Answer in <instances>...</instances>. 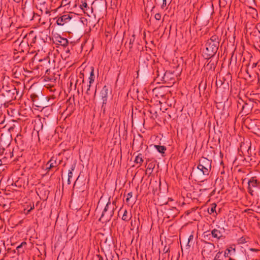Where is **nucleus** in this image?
<instances>
[{
	"instance_id": "1",
	"label": "nucleus",
	"mask_w": 260,
	"mask_h": 260,
	"mask_svg": "<svg viewBox=\"0 0 260 260\" xmlns=\"http://www.w3.org/2000/svg\"><path fill=\"white\" fill-rule=\"evenodd\" d=\"M218 47V42L216 40V37L213 36L207 41L206 44L205 49L203 50V55L206 59L214 56Z\"/></svg>"
},
{
	"instance_id": "2",
	"label": "nucleus",
	"mask_w": 260,
	"mask_h": 260,
	"mask_svg": "<svg viewBox=\"0 0 260 260\" xmlns=\"http://www.w3.org/2000/svg\"><path fill=\"white\" fill-rule=\"evenodd\" d=\"M211 168V162L208 159L203 157L200 160L198 169L204 175H208Z\"/></svg>"
},
{
	"instance_id": "3",
	"label": "nucleus",
	"mask_w": 260,
	"mask_h": 260,
	"mask_svg": "<svg viewBox=\"0 0 260 260\" xmlns=\"http://www.w3.org/2000/svg\"><path fill=\"white\" fill-rule=\"evenodd\" d=\"M248 190L249 193L253 195V192L254 191V189L258 187V183L257 181L254 178H252L248 181Z\"/></svg>"
},
{
	"instance_id": "4",
	"label": "nucleus",
	"mask_w": 260,
	"mask_h": 260,
	"mask_svg": "<svg viewBox=\"0 0 260 260\" xmlns=\"http://www.w3.org/2000/svg\"><path fill=\"white\" fill-rule=\"evenodd\" d=\"M71 20V17L70 15H64L61 17H59L57 20V24L59 25H63L65 23Z\"/></svg>"
},
{
	"instance_id": "5",
	"label": "nucleus",
	"mask_w": 260,
	"mask_h": 260,
	"mask_svg": "<svg viewBox=\"0 0 260 260\" xmlns=\"http://www.w3.org/2000/svg\"><path fill=\"white\" fill-rule=\"evenodd\" d=\"M108 93V88L105 86L101 91V96L103 100V103H105L107 100V96Z\"/></svg>"
},
{
	"instance_id": "6",
	"label": "nucleus",
	"mask_w": 260,
	"mask_h": 260,
	"mask_svg": "<svg viewBox=\"0 0 260 260\" xmlns=\"http://www.w3.org/2000/svg\"><path fill=\"white\" fill-rule=\"evenodd\" d=\"M213 237L219 239L222 236V233L221 231L217 229H214L211 232Z\"/></svg>"
},
{
	"instance_id": "7",
	"label": "nucleus",
	"mask_w": 260,
	"mask_h": 260,
	"mask_svg": "<svg viewBox=\"0 0 260 260\" xmlns=\"http://www.w3.org/2000/svg\"><path fill=\"white\" fill-rule=\"evenodd\" d=\"M94 75L93 73V69H92L91 71L90 74V76L89 77V85H88V88L87 89V91L86 92L87 93H88V91L89 90L90 86L91 84L94 82Z\"/></svg>"
},
{
	"instance_id": "8",
	"label": "nucleus",
	"mask_w": 260,
	"mask_h": 260,
	"mask_svg": "<svg viewBox=\"0 0 260 260\" xmlns=\"http://www.w3.org/2000/svg\"><path fill=\"white\" fill-rule=\"evenodd\" d=\"M154 147L155 149L161 153H164L165 150H166V147L164 146H160V145H154Z\"/></svg>"
},
{
	"instance_id": "9",
	"label": "nucleus",
	"mask_w": 260,
	"mask_h": 260,
	"mask_svg": "<svg viewBox=\"0 0 260 260\" xmlns=\"http://www.w3.org/2000/svg\"><path fill=\"white\" fill-rule=\"evenodd\" d=\"M55 165H56L55 160H54L53 158H51L47 165V166L49 165V166L47 167V168L50 169L55 167Z\"/></svg>"
},
{
	"instance_id": "10",
	"label": "nucleus",
	"mask_w": 260,
	"mask_h": 260,
	"mask_svg": "<svg viewBox=\"0 0 260 260\" xmlns=\"http://www.w3.org/2000/svg\"><path fill=\"white\" fill-rule=\"evenodd\" d=\"M135 161L137 164H140L143 162V160L141 155H138L137 156H136Z\"/></svg>"
},
{
	"instance_id": "11",
	"label": "nucleus",
	"mask_w": 260,
	"mask_h": 260,
	"mask_svg": "<svg viewBox=\"0 0 260 260\" xmlns=\"http://www.w3.org/2000/svg\"><path fill=\"white\" fill-rule=\"evenodd\" d=\"M216 205L215 204H213L211 205V208L210 210H208V212L210 214H212L215 211Z\"/></svg>"
},
{
	"instance_id": "12",
	"label": "nucleus",
	"mask_w": 260,
	"mask_h": 260,
	"mask_svg": "<svg viewBox=\"0 0 260 260\" xmlns=\"http://www.w3.org/2000/svg\"><path fill=\"white\" fill-rule=\"evenodd\" d=\"M122 220H125V221H127L128 220L129 217L127 216V212L126 210L124 211V212L122 217Z\"/></svg>"
},
{
	"instance_id": "13",
	"label": "nucleus",
	"mask_w": 260,
	"mask_h": 260,
	"mask_svg": "<svg viewBox=\"0 0 260 260\" xmlns=\"http://www.w3.org/2000/svg\"><path fill=\"white\" fill-rule=\"evenodd\" d=\"M73 170V169H72V170H70L68 173V183L69 184L70 183V179L73 177V173H72Z\"/></svg>"
},
{
	"instance_id": "14",
	"label": "nucleus",
	"mask_w": 260,
	"mask_h": 260,
	"mask_svg": "<svg viewBox=\"0 0 260 260\" xmlns=\"http://www.w3.org/2000/svg\"><path fill=\"white\" fill-rule=\"evenodd\" d=\"M70 3V0H62L61 2V5L62 6H66L69 4Z\"/></svg>"
},
{
	"instance_id": "15",
	"label": "nucleus",
	"mask_w": 260,
	"mask_h": 260,
	"mask_svg": "<svg viewBox=\"0 0 260 260\" xmlns=\"http://www.w3.org/2000/svg\"><path fill=\"white\" fill-rule=\"evenodd\" d=\"M61 41H59L62 45L63 46H66L68 44V40L67 39H64V38H61Z\"/></svg>"
},
{
	"instance_id": "16",
	"label": "nucleus",
	"mask_w": 260,
	"mask_h": 260,
	"mask_svg": "<svg viewBox=\"0 0 260 260\" xmlns=\"http://www.w3.org/2000/svg\"><path fill=\"white\" fill-rule=\"evenodd\" d=\"M221 256V252H218L213 260H221L220 257Z\"/></svg>"
},
{
	"instance_id": "17",
	"label": "nucleus",
	"mask_w": 260,
	"mask_h": 260,
	"mask_svg": "<svg viewBox=\"0 0 260 260\" xmlns=\"http://www.w3.org/2000/svg\"><path fill=\"white\" fill-rule=\"evenodd\" d=\"M154 17L156 20H159L161 19V15L159 13H156Z\"/></svg>"
},
{
	"instance_id": "18",
	"label": "nucleus",
	"mask_w": 260,
	"mask_h": 260,
	"mask_svg": "<svg viewBox=\"0 0 260 260\" xmlns=\"http://www.w3.org/2000/svg\"><path fill=\"white\" fill-rule=\"evenodd\" d=\"M167 6V0H162V4L161 6V9H164Z\"/></svg>"
},
{
	"instance_id": "19",
	"label": "nucleus",
	"mask_w": 260,
	"mask_h": 260,
	"mask_svg": "<svg viewBox=\"0 0 260 260\" xmlns=\"http://www.w3.org/2000/svg\"><path fill=\"white\" fill-rule=\"evenodd\" d=\"M230 252L231 250H230L229 249H226V250L224 252V256L227 257L229 256V254H230Z\"/></svg>"
},
{
	"instance_id": "20",
	"label": "nucleus",
	"mask_w": 260,
	"mask_h": 260,
	"mask_svg": "<svg viewBox=\"0 0 260 260\" xmlns=\"http://www.w3.org/2000/svg\"><path fill=\"white\" fill-rule=\"evenodd\" d=\"M26 245V243L25 242H22L19 245H18L17 247V249L18 250L20 248H21V247H23V245Z\"/></svg>"
},
{
	"instance_id": "21",
	"label": "nucleus",
	"mask_w": 260,
	"mask_h": 260,
	"mask_svg": "<svg viewBox=\"0 0 260 260\" xmlns=\"http://www.w3.org/2000/svg\"><path fill=\"white\" fill-rule=\"evenodd\" d=\"M133 196V193L132 192H129L127 194V198H126V201H128L129 200L130 198H131Z\"/></svg>"
},
{
	"instance_id": "22",
	"label": "nucleus",
	"mask_w": 260,
	"mask_h": 260,
	"mask_svg": "<svg viewBox=\"0 0 260 260\" xmlns=\"http://www.w3.org/2000/svg\"><path fill=\"white\" fill-rule=\"evenodd\" d=\"M87 7V4L86 3H83L81 6V8L82 9V10H84V8H86Z\"/></svg>"
},
{
	"instance_id": "23",
	"label": "nucleus",
	"mask_w": 260,
	"mask_h": 260,
	"mask_svg": "<svg viewBox=\"0 0 260 260\" xmlns=\"http://www.w3.org/2000/svg\"><path fill=\"white\" fill-rule=\"evenodd\" d=\"M4 149L0 147V155L2 154L4 152Z\"/></svg>"
},
{
	"instance_id": "24",
	"label": "nucleus",
	"mask_w": 260,
	"mask_h": 260,
	"mask_svg": "<svg viewBox=\"0 0 260 260\" xmlns=\"http://www.w3.org/2000/svg\"><path fill=\"white\" fill-rule=\"evenodd\" d=\"M108 203H107V205H106V207H105V209H104V211L105 212H106V211L107 210V207H108Z\"/></svg>"
},
{
	"instance_id": "25",
	"label": "nucleus",
	"mask_w": 260,
	"mask_h": 260,
	"mask_svg": "<svg viewBox=\"0 0 260 260\" xmlns=\"http://www.w3.org/2000/svg\"><path fill=\"white\" fill-rule=\"evenodd\" d=\"M192 238V236H190L189 237V240L191 239Z\"/></svg>"
},
{
	"instance_id": "26",
	"label": "nucleus",
	"mask_w": 260,
	"mask_h": 260,
	"mask_svg": "<svg viewBox=\"0 0 260 260\" xmlns=\"http://www.w3.org/2000/svg\"><path fill=\"white\" fill-rule=\"evenodd\" d=\"M104 212H105L104 211H103V213H102V214H103V215L104 214Z\"/></svg>"
},
{
	"instance_id": "27",
	"label": "nucleus",
	"mask_w": 260,
	"mask_h": 260,
	"mask_svg": "<svg viewBox=\"0 0 260 260\" xmlns=\"http://www.w3.org/2000/svg\"><path fill=\"white\" fill-rule=\"evenodd\" d=\"M104 212H105L104 211H103V213H102V214H103V215L104 214Z\"/></svg>"
},
{
	"instance_id": "28",
	"label": "nucleus",
	"mask_w": 260,
	"mask_h": 260,
	"mask_svg": "<svg viewBox=\"0 0 260 260\" xmlns=\"http://www.w3.org/2000/svg\"><path fill=\"white\" fill-rule=\"evenodd\" d=\"M125 260H129V259H126Z\"/></svg>"
}]
</instances>
